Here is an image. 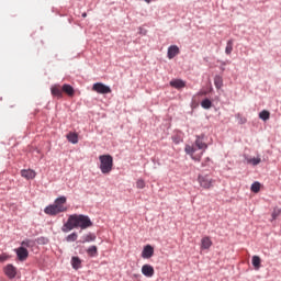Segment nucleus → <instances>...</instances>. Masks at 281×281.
Segmentation results:
<instances>
[{
	"label": "nucleus",
	"instance_id": "f257e3e1",
	"mask_svg": "<svg viewBox=\"0 0 281 281\" xmlns=\"http://www.w3.org/2000/svg\"><path fill=\"white\" fill-rule=\"evenodd\" d=\"M88 229V227H93V222L87 215L82 214H71L68 216L67 222L61 226V232L64 234H69L71 229Z\"/></svg>",
	"mask_w": 281,
	"mask_h": 281
},
{
	"label": "nucleus",
	"instance_id": "f03ea898",
	"mask_svg": "<svg viewBox=\"0 0 281 281\" xmlns=\"http://www.w3.org/2000/svg\"><path fill=\"white\" fill-rule=\"evenodd\" d=\"M207 150V143L205 142V135L196 136L193 145H186L184 153L190 155L193 161H201L203 154Z\"/></svg>",
	"mask_w": 281,
	"mask_h": 281
},
{
	"label": "nucleus",
	"instance_id": "7ed1b4c3",
	"mask_svg": "<svg viewBox=\"0 0 281 281\" xmlns=\"http://www.w3.org/2000/svg\"><path fill=\"white\" fill-rule=\"evenodd\" d=\"M67 210H69L67 206V196L61 195L54 201V204L46 206L44 212L48 216H56L63 212H67Z\"/></svg>",
	"mask_w": 281,
	"mask_h": 281
},
{
	"label": "nucleus",
	"instance_id": "20e7f679",
	"mask_svg": "<svg viewBox=\"0 0 281 281\" xmlns=\"http://www.w3.org/2000/svg\"><path fill=\"white\" fill-rule=\"evenodd\" d=\"M100 161V170L102 175H110L111 170H113V156L111 155H101L99 156Z\"/></svg>",
	"mask_w": 281,
	"mask_h": 281
},
{
	"label": "nucleus",
	"instance_id": "39448f33",
	"mask_svg": "<svg viewBox=\"0 0 281 281\" xmlns=\"http://www.w3.org/2000/svg\"><path fill=\"white\" fill-rule=\"evenodd\" d=\"M198 182L203 188V190H210V188H214L216 180L210 177V175H200L198 176Z\"/></svg>",
	"mask_w": 281,
	"mask_h": 281
},
{
	"label": "nucleus",
	"instance_id": "423d86ee",
	"mask_svg": "<svg viewBox=\"0 0 281 281\" xmlns=\"http://www.w3.org/2000/svg\"><path fill=\"white\" fill-rule=\"evenodd\" d=\"M92 91H95V93H101L102 95H104L106 93H111V87L102 82H97L92 86Z\"/></svg>",
	"mask_w": 281,
	"mask_h": 281
},
{
	"label": "nucleus",
	"instance_id": "0eeeda50",
	"mask_svg": "<svg viewBox=\"0 0 281 281\" xmlns=\"http://www.w3.org/2000/svg\"><path fill=\"white\" fill-rule=\"evenodd\" d=\"M15 254L18 256V259L21 262H24V260H27V257L30 256V251L26 250L25 247L21 246L20 248L15 249Z\"/></svg>",
	"mask_w": 281,
	"mask_h": 281
},
{
	"label": "nucleus",
	"instance_id": "6e6552de",
	"mask_svg": "<svg viewBox=\"0 0 281 281\" xmlns=\"http://www.w3.org/2000/svg\"><path fill=\"white\" fill-rule=\"evenodd\" d=\"M142 273L146 276V278H153L155 276V268L150 265H144L142 267Z\"/></svg>",
	"mask_w": 281,
	"mask_h": 281
},
{
	"label": "nucleus",
	"instance_id": "1a4fd4ad",
	"mask_svg": "<svg viewBox=\"0 0 281 281\" xmlns=\"http://www.w3.org/2000/svg\"><path fill=\"white\" fill-rule=\"evenodd\" d=\"M4 273L7 278H9L10 280H13V278H16V268L12 265H8L4 268Z\"/></svg>",
	"mask_w": 281,
	"mask_h": 281
},
{
	"label": "nucleus",
	"instance_id": "9d476101",
	"mask_svg": "<svg viewBox=\"0 0 281 281\" xmlns=\"http://www.w3.org/2000/svg\"><path fill=\"white\" fill-rule=\"evenodd\" d=\"M155 254V248H153V246L147 245L144 247L143 251H142V258L148 259V258H153Z\"/></svg>",
	"mask_w": 281,
	"mask_h": 281
},
{
	"label": "nucleus",
	"instance_id": "9b49d317",
	"mask_svg": "<svg viewBox=\"0 0 281 281\" xmlns=\"http://www.w3.org/2000/svg\"><path fill=\"white\" fill-rule=\"evenodd\" d=\"M21 177H23V179H36V171L32 170V169H23L21 170Z\"/></svg>",
	"mask_w": 281,
	"mask_h": 281
},
{
	"label": "nucleus",
	"instance_id": "f8f14e48",
	"mask_svg": "<svg viewBox=\"0 0 281 281\" xmlns=\"http://www.w3.org/2000/svg\"><path fill=\"white\" fill-rule=\"evenodd\" d=\"M167 56H168L169 60H172V58H175V56H179V46H177V45L169 46Z\"/></svg>",
	"mask_w": 281,
	"mask_h": 281
},
{
	"label": "nucleus",
	"instance_id": "ddd939ff",
	"mask_svg": "<svg viewBox=\"0 0 281 281\" xmlns=\"http://www.w3.org/2000/svg\"><path fill=\"white\" fill-rule=\"evenodd\" d=\"M50 93L52 95H54L55 98H63V87H60V85H55L50 88Z\"/></svg>",
	"mask_w": 281,
	"mask_h": 281
},
{
	"label": "nucleus",
	"instance_id": "4468645a",
	"mask_svg": "<svg viewBox=\"0 0 281 281\" xmlns=\"http://www.w3.org/2000/svg\"><path fill=\"white\" fill-rule=\"evenodd\" d=\"M170 87H173V89H183L186 87V81L181 79H173L170 81Z\"/></svg>",
	"mask_w": 281,
	"mask_h": 281
},
{
	"label": "nucleus",
	"instance_id": "2eb2a0df",
	"mask_svg": "<svg viewBox=\"0 0 281 281\" xmlns=\"http://www.w3.org/2000/svg\"><path fill=\"white\" fill-rule=\"evenodd\" d=\"M212 247V239L210 237H203L201 239V249H210Z\"/></svg>",
	"mask_w": 281,
	"mask_h": 281
},
{
	"label": "nucleus",
	"instance_id": "dca6fc26",
	"mask_svg": "<svg viewBox=\"0 0 281 281\" xmlns=\"http://www.w3.org/2000/svg\"><path fill=\"white\" fill-rule=\"evenodd\" d=\"M61 91L64 93H66L67 95H69L70 98L74 97V87H71L70 85H67L65 83L63 87H61Z\"/></svg>",
	"mask_w": 281,
	"mask_h": 281
},
{
	"label": "nucleus",
	"instance_id": "f3484780",
	"mask_svg": "<svg viewBox=\"0 0 281 281\" xmlns=\"http://www.w3.org/2000/svg\"><path fill=\"white\" fill-rule=\"evenodd\" d=\"M71 266L72 269H80V267H82V260H80V257H72L71 258Z\"/></svg>",
	"mask_w": 281,
	"mask_h": 281
},
{
	"label": "nucleus",
	"instance_id": "a211bd4d",
	"mask_svg": "<svg viewBox=\"0 0 281 281\" xmlns=\"http://www.w3.org/2000/svg\"><path fill=\"white\" fill-rule=\"evenodd\" d=\"M262 262V259H260L259 256H252V267L258 271L260 269V263Z\"/></svg>",
	"mask_w": 281,
	"mask_h": 281
},
{
	"label": "nucleus",
	"instance_id": "6ab92c4d",
	"mask_svg": "<svg viewBox=\"0 0 281 281\" xmlns=\"http://www.w3.org/2000/svg\"><path fill=\"white\" fill-rule=\"evenodd\" d=\"M232 52H234V40H228L226 43L225 54H227V56H229V54H232Z\"/></svg>",
	"mask_w": 281,
	"mask_h": 281
},
{
	"label": "nucleus",
	"instance_id": "aec40b11",
	"mask_svg": "<svg viewBox=\"0 0 281 281\" xmlns=\"http://www.w3.org/2000/svg\"><path fill=\"white\" fill-rule=\"evenodd\" d=\"M87 254L90 256V258H95V256H98V246H90L87 249Z\"/></svg>",
	"mask_w": 281,
	"mask_h": 281
},
{
	"label": "nucleus",
	"instance_id": "412c9836",
	"mask_svg": "<svg viewBox=\"0 0 281 281\" xmlns=\"http://www.w3.org/2000/svg\"><path fill=\"white\" fill-rule=\"evenodd\" d=\"M271 117V113L267 110H263L259 113V119L262 120L263 122H267Z\"/></svg>",
	"mask_w": 281,
	"mask_h": 281
},
{
	"label": "nucleus",
	"instance_id": "4be33fe9",
	"mask_svg": "<svg viewBox=\"0 0 281 281\" xmlns=\"http://www.w3.org/2000/svg\"><path fill=\"white\" fill-rule=\"evenodd\" d=\"M214 85H215L216 89H222L223 88V77H221L218 75L215 76Z\"/></svg>",
	"mask_w": 281,
	"mask_h": 281
},
{
	"label": "nucleus",
	"instance_id": "5701e85b",
	"mask_svg": "<svg viewBox=\"0 0 281 281\" xmlns=\"http://www.w3.org/2000/svg\"><path fill=\"white\" fill-rule=\"evenodd\" d=\"M67 139L70 144H78V135L76 133H69Z\"/></svg>",
	"mask_w": 281,
	"mask_h": 281
},
{
	"label": "nucleus",
	"instance_id": "b1692460",
	"mask_svg": "<svg viewBox=\"0 0 281 281\" xmlns=\"http://www.w3.org/2000/svg\"><path fill=\"white\" fill-rule=\"evenodd\" d=\"M93 241H95V235L90 233V234L83 236L82 243H93Z\"/></svg>",
	"mask_w": 281,
	"mask_h": 281
},
{
	"label": "nucleus",
	"instance_id": "393cba45",
	"mask_svg": "<svg viewBox=\"0 0 281 281\" xmlns=\"http://www.w3.org/2000/svg\"><path fill=\"white\" fill-rule=\"evenodd\" d=\"M260 188H261L260 182H254L250 187V190L251 192H255L256 194H258V192H260Z\"/></svg>",
	"mask_w": 281,
	"mask_h": 281
},
{
	"label": "nucleus",
	"instance_id": "a878e982",
	"mask_svg": "<svg viewBox=\"0 0 281 281\" xmlns=\"http://www.w3.org/2000/svg\"><path fill=\"white\" fill-rule=\"evenodd\" d=\"M67 243H76L78 240V234L77 233H71L66 237Z\"/></svg>",
	"mask_w": 281,
	"mask_h": 281
},
{
	"label": "nucleus",
	"instance_id": "bb28decb",
	"mask_svg": "<svg viewBox=\"0 0 281 281\" xmlns=\"http://www.w3.org/2000/svg\"><path fill=\"white\" fill-rule=\"evenodd\" d=\"M202 109H212V101L210 99H204L201 102Z\"/></svg>",
	"mask_w": 281,
	"mask_h": 281
},
{
	"label": "nucleus",
	"instance_id": "cd10ccee",
	"mask_svg": "<svg viewBox=\"0 0 281 281\" xmlns=\"http://www.w3.org/2000/svg\"><path fill=\"white\" fill-rule=\"evenodd\" d=\"M236 120L238 124H247V117L243 116V114L238 113L236 114Z\"/></svg>",
	"mask_w": 281,
	"mask_h": 281
},
{
	"label": "nucleus",
	"instance_id": "c85d7f7f",
	"mask_svg": "<svg viewBox=\"0 0 281 281\" xmlns=\"http://www.w3.org/2000/svg\"><path fill=\"white\" fill-rule=\"evenodd\" d=\"M260 161H262V159H260V157L257 158H249L247 160L248 164H251V166H258V164H260Z\"/></svg>",
	"mask_w": 281,
	"mask_h": 281
},
{
	"label": "nucleus",
	"instance_id": "c756f323",
	"mask_svg": "<svg viewBox=\"0 0 281 281\" xmlns=\"http://www.w3.org/2000/svg\"><path fill=\"white\" fill-rule=\"evenodd\" d=\"M136 188H138V190H144V188H146V182L143 179H138L136 181Z\"/></svg>",
	"mask_w": 281,
	"mask_h": 281
},
{
	"label": "nucleus",
	"instance_id": "7c9ffc66",
	"mask_svg": "<svg viewBox=\"0 0 281 281\" xmlns=\"http://www.w3.org/2000/svg\"><path fill=\"white\" fill-rule=\"evenodd\" d=\"M281 215V209L280 207H274L273 212H272V221H276V218H278V216Z\"/></svg>",
	"mask_w": 281,
	"mask_h": 281
},
{
	"label": "nucleus",
	"instance_id": "2f4dec72",
	"mask_svg": "<svg viewBox=\"0 0 281 281\" xmlns=\"http://www.w3.org/2000/svg\"><path fill=\"white\" fill-rule=\"evenodd\" d=\"M22 247H32V240L25 239L21 243Z\"/></svg>",
	"mask_w": 281,
	"mask_h": 281
},
{
	"label": "nucleus",
	"instance_id": "473e14b6",
	"mask_svg": "<svg viewBox=\"0 0 281 281\" xmlns=\"http://www.w3.org/2000/svg\"><path fill=\"white\" fill-rule=\"evenodd\" d=\"M5 260H8V256L1 255L0 256V262H5Z\"/></svg>",
	"mask_w": 281,
	"mask_h": 281
},
{
	"label": "nucleus",
	"instance_id": "72a5a7b5",
	"mask_svg": "<svg viewBox=\"0 0 281 281\" xmlns=\"http://www.w3.org/2000/svg\"><path fill=\"white\" fill-rule=\"evenodd\" d=\"M198 95H207V91H200L198 92Z\"/></svg>",
	"mask_w": 281,
	"mask_h": 281
},
{
	"label": "nucleus",
	"instance_id": "f704fd0d",
	"mask_svg": "<svg viewBox=\"0 0 281 281\" xmlns=\"http://www.w3.org/2000/svg\"><path fill=\"white\" fill-rule=\"evenodd\" d=\"M144 1H145V3H150L151 0H144Z\"/></svg>",
	"mask_w": 281,
	"mask_h": 281
},
{
	"label": "nucleus",
	"instance_id": "c9c22d12",
	"mask_svg": "<svg viewBox=\"0 0 281 281\" xmlns=\"http://www.w3.org/2000/svg\"><path fill=\"white\" fill-rule=\"evenodd\" d=\"M83 19L87 18V13H82Z\"/></svg>",
	"mask_w": 281,
	"mask_h": 281
}]
</instances>
